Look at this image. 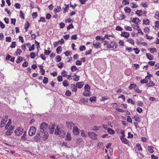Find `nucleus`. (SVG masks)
Returning <instances> with one entry per match:
<instances>
[{
    "instance_id": "52",
    "label": "nucleus",
    "mask_w": 159,
    "mask_h": 159,
    "mask_svg": "<svg viewBox=\"0 0 159 159\" xmlns=\"http://www.w3.org/2000/svg\"><path fill=\"white\" fill-rule=\"evenodd\" d=\"M30 26V24L29 22H27V24L25 25V29L26 31H27L28 29Z\"/></svg>"
},
{
    "instance_id": "57",
    "label": "nucleus",
    "mask_w": 159,
    "mask_h": 159,
    "mask_svg": "<svg viewBox=\"0 0 159 159\" xmlns=\"http://www.w3.org/2000/svg\"><path fill=\"white\" fill-rule=\"evenodd\" d=\"M74 28V27L72 24H70L67 27V30L68 31L69 30L71 29H73Z\"/></svg>"
},
{
    "instance_id": "31",
    "label": "nucleus",
    "mask_w": 159,
    "mask_h": 159,
    "mask_svg": "<svg viewBox=\"0 0 159 159\" xmlns=\"http://www.w3.org/2000/svg\"><path fill=\"white\" fill-rule=\"evenodd\" d=\"M130 7L133 8H137L138 6L136 5V4L134 2H132L130 3Z\"/></svg>"
},
{
    "instance_id": "4",
    "label": "nucleus",
    "mask_w": 159,
    "mask_h": 159,
    "mask_svg": "<svg viewBox=\"0 0 159 159\" xmlns=\"http://www.w3.org/2000/svg\"><path fill=\"white\" fill-rule=\"evenodd\" d=\"M36 128L35 127L32 126L31 127L28 132L29 135L32 136L34 135L36 133Z\"/></svg>"
},
{
    "instance_id": "25",
    "label": "nucleus",
    "mask_w": 159,
    "mask_h": 159,
    "mask_svg": "<svg viewBox=\"0 0 159 159\" xmlns=\"http://www.w3.org/2000/svg\"><path fill=\"white\" fill-rule=\"evenodd\" d=\"M117 19L118 20H122L125 18V16L123 14L119 15L117 17Z\"/></svg>"
},
{
    "instance_id": "19",
    "label": "nucleus",
    "mask_w": 159,
    "mask_h": 159,
    "mask_svg": "<svg viewBox=\"0 0 159 159\" xmlns=\"http://www.w3.org/2000/svg\"><path fill=\"white\" fill-rule=\"evenodd\" d=\"M74 75L72 76V77H74V76H75V77L74 79H73V80L75 81H78L80 80V76L79 75H77L76 74H74Z\"/></svg>"
},
{
    "instance_id": "22",
    "label": "nucleus",
    "mask_w": 159,
    "mask_h": 159,
    "mask_svg": "<svg viewBox=\"0 0 159 159\" xmlns=\"http://www.w3.org/2000/svg\"><path fill=\"white\" fill-rule=\"evenodd\" d=\"M126 41L132 45H134V40L131 38H129L127 39Z\"/></svg>"
},
{
    "instance_id": "24",
    "label": "nucleus",
    "mask_w": 159,
    "mask_h": 159,
    "mask_svg": "<svg viewBox=\"0 0 159 159\" xmlns=\"http://www.w3.org/2000/svg\"><path fill=\"white\" fill-rule=\"evenodd\" d=\"M107 132L109 134H113L115 133V131L113 129L109 128L107 129Z\"/></svg>"
},
{
    "instance_id": "10",
    "label": "nucleus",
    "mask_w": 159,
    "mask_h": 159,
    "mask_svg": "<svg viewBox=\"0 0 159 159\" xmlns=\"http://www.w3.org/2000/svg\"><path fill=\"white\" fill-rule=\"evenodd\" d=\"M56 127L55 124H53L51 126L50 125L49 126V133L50 134H52L54 132V129Z\"/></svg>"
},
{
    "instance_id": "47",
    "label": "nucleus",
    "mask_w": 159,
    "mask_h": 159,
    "mask_svg": "<svg viewBox=\"0 0 159 159\" xmlns=\"http://www.w3.org/2000/svg\"><path fill=\"white\" fill-rule=\"evenodd\" d=\"M78 69L76 67V66H72L71 68V71L74 72L76 70H77Z\"/></svg>"
},
{
    "instance_id": "20",
    "label": "nucleus",
    "mask_w": 159,
    "mask_h": 159,
    "mask_svg": "<svg viewBox=\"0 0 159 159\" xmlns=\"http://www.w3.org/2000/svg\"><path fill=\"white\" fill-rule=\"evenodd\" d=\"M40 135L39 134H38L34 137V141L37 142L40 140Z\"/></svg>"
},
{
    "instance_id": "53",
    "label": "nucleus",
    "mask_w": 159,
    "mask_h": 159,
    "mask_svg": "<svg viewBox=\"0 0 159 159\" xmlns=\"http://www.w3.org/2000/svg\"><path fill=\"white\" fill-rule=\"evenodd\" d=\"M116 30L117 31H122L123 30V29L120 26H118L116 27Z\"/></svg>"
},
{
    "instance_id": "55",
    "label": "nucleus",
    "mask_w": 159,
    "mask_h": 159,
    "mask_svg": "<svg viewBox=\"0 0 159 159\" xmlns=\"http://www.w3.org/2000/svg\"><path fill=\"white\" fill-rule=\"evenodd\" d=\"M36 54L34 52H31L30 54V57L31 58L34 59L35 57Z\"/></svg>"
},
{
    "instance_id": "1",
    "label": "nucleus",
    "mask_w": 159,
    "mask_h": 159,
    "mask_svg": "<svg viewBox=\"0 0 159 159\" xmlns=\"http://www.w3.org/2000/svg\"><path fill=\"white\" fill-rule=\"evenodd\" d=\"M104 45L106 46L107 45V48H112L114 49H116L117 46L118 44L117 43L115 42V41H111L110 42V43L111 44H113L112 47H111L110 45V44H109V43L108 41H104Z\"/></svg>"
},
{
    "instance_id": "16",
    "label": "nucleus",
    "mask_w": 159,
    "mask_h": 159,
    "mask_svg": "<svg viewBox=\"0 0 159 159\" xmlns=\"http://www.w3.org/2000/svg\"><path fill=\"white\" fill-rule=\"evenodd\" d=\"M70 87L72 91L76 92L77 91V87H76V85L75 86V84H71Z\"/></svg>"
},
{
    "instance_id": "29",
    "label": "nucleus",
    "mask_w": 159,
    "mask_h": 159,
    "mask_svg": "<svg viewBox=\"0 0 159 159\" xmlns=\"http://www.w3.org/2000/svg\"><path fill=\"white\" fill-rule=\"evenodd\" d=\"M137 87V85L136 84H130L129 87V89H135Z\"/></svg>"
},
{
    "instance_id": "46",
    "label": "nucleus",
    "mask_w": 159,
    "mask_h": 159,
    "mask_svg": "<svg viewBox=\"0 0 159 159\" xmlns=\"http://www.w3.org/2000/svg\"><path fill=\"white\" fill-rule=\"evenodd\" d=\"M34 49V44H33L31 46L29 47V51H33Z\"/></svg>"
},
{
    "instance_id": "59",
    "label": "nucleus",
    "mask_w": 159,
    "mask_h": 159,
    "mask_svg": "<svg viewBox=\"0 0 159 159\" xmlns=\"http://www.w3.org/2000/svg\"><path fill=\"white\" fill-rule=\"evenodd\" d=\"M148 82V80H147L145 78L143 80L141 79L140 80V82L142 84L147 83Z\"/></svg>"
},
{
    "instance_id": "7",
    "label": "nucleus",
    "mask_w": 159,
    "mask_h": 159,
    "mask_svg": "<svg viewBox=\"0 0 159 159\" xmlns=\"http://www.w3.org/2000/svg\"><path fill=\"white\" fill-rule=\"evenodd\" d=\"M8 130L6 132V134L7 135H10L12 133L14 129L12 127V126H11L10 127H9V128H8Z\"/></svg>"
},
{
    "instance_id": "50",
    "label": "nucleus",
    "mask_w": 159,
    "mask_h": 159,
    "mask_svg": "<svg viewBox=\"0 0 159 159\" xmlns=\"http://www.w3.org/2000/svg\"><path fill=\"white\" fill-rule=\"evenodd\" d=\"M99 129V127L96 126H94L91 128V130L97 131Z\"/></svg>"
},
{
    "instance_id": "2",
    "label": "nucleus",
    "mask_w": 159,
    "mask_h": 159,
    "mask_svg": "<svg viewBox=\"0 0 159 159\" xmlns=\"http://www.w3.org/2000/svg\"><path fill=\"white\" fill-rule=\"evenodd\" d=\"M48 124L45 122L42 123L40 126V131L43 133L45 131H48Z\"/></svg>"
},
{
    "instance_id": "43",
    "label": "nucleus",
    "mask_w": 159,
    "mask_h": 159,
    "mask_svg": "<svg viewBox=\"0 0 159 159\" xmlns=\"http://www.w3.org/2000/svg\"><path fill=\"white\" fill-rule=\"evenodd\" d=\"M55 59L56 61L57 62L61 61V56L59 55L55 57Z\"/></svg>"
},
{
    "instance_id": "35",
    "label": "nucleus",
    "mask_w": 159,
    "mask_h": 159,
    "mask_svg": "<svg viewBox=\"0 0 159 159\" xmlns=\"http://www.w3.org/2000/svg\"><path fill=\"white\" fill-rule=\"evenodd\" d=\"M84 89L86 91L89 92L90 89V87L88 84H86L84 86Z\"/></svg>"
},
{
    "instance_id": "62",
    "label": "nucleus",
    "mask_w": 159,
    "mask_h": 159,
    "mask_svg": "<svg viewBox=\"0 0 159 159\" xmlns=\"http://www.w3.org/2000/svg\"><path fill=\"white\" fill-rule=\"evenodd\" d=\"M22 51L21 49H17L16 52V54L17 55H20V53L22 52Z\"/></svg>"
},
{
    "instance_id": "51",
    "label": "nucleus",
    "mask_w": 159,
    "mask_h": 159,
    "mask_svg": "<svg viewBox=\"0 0 159 159\" xmlns=\"http://www.w3.org/2000/svg\"><path fill=\"white\" fill-rule=\"evenodd\" d=\"M51 51H49L48 50H47L46 49H45L44 51V53L46 55H48L51 53Z\"/></svg>"
},
{
    "instance_id": "56",
    "label": "nucleus",
    "mask_w": 159,
    "mask_h": 159,
    "mask_svg": "<svg viewBox=\"0 0 159 159\" xmlns=\"http://www.w3.org/2000/svg\"><path fill=\"white\" fill-rule=\"evenodd\" d=\"M57 9L55 8L54 10V11L55 13H56L58 12L61 9V8L58 6H57Z\"/></svg>"
},
{
    "instance_id": "26",
    "label": "nucleus",
    "mask_w": 159,
    "mask_h": 159,
    "mask_svg": "<svg viewBox=\"0 0 159 159\" xmlns=\"http://www.w3.org/2000/svg\"><path fill=\"white\" fill-rule=\"evenodd\" d=\"M150 21L148 19H145L143 20V24L146 25H149L150 24Z\"/></svg>"
},
{
    "instance_id": "3",
    "label": "nucleus",
    "mask_w": 159,
    "mask_h": 159,
    "mask_svg": "<svg viewBox=\"0 0 159 159\" xmlns=\"http://www.w3.org/2000/svg\"><path fill=\"white\" fill-rule=\"evenodd\" d=\"M8 116L7 115H6L3 117L0 124V127H3L6 124L8 120Z\"/></svg>"
},
{
    "instance_id": "45",
    "label": "nucleus",
    "mask_w": 159,
    "mask_h": 159,
    "mask_svg": "<svg viewBox=\"0 0 159 159\" xmlns=\"http://www.w3.org/2000/svg\"><path fill=\"white\" fill-rule=\"evenodd\" d=\"M63 85L65 87H67L69 85V83L66 80H64L63 82Z\"/></svg>"
},
{
    "instance_id": "42",
    "label": "nucleus",
    "mask_w": 159,
    "mask_h": 159,
    "mask_svg": "<svg viewBox=\"0 0 159 159\" xmlns=\"http://www.w3.org/2000/svg\"><path fill=\"white\" fill-rule=\"evenodd\" d=\"M127 102L128 103H130L132 105L135 104V102L133 101V100L131 98H129L127 100Z\"/></svg>"
},
{
    "instance_id": "63",
    "label": "nucleus",
    "mask_w": 159,
    "mask_h": 159,
    "mask_svg": "<svg viewBox=\"0 0 159 159\" xmlns=\"http://www.w3.org/2000/svg\"><path fill=\"white\" fill-rule=\"evenodd\" d=\"M16 42H12L10 46V47L11 48H14L16 46Z\"/></svg>"
},
{
    "instance_id": "37",
    "label": "nucleus",
    "mask_w": 159,
    "mask_h": 159,
    "mask_svg": "<svg viewBox=\"0 0 159 159\" xmlns=\"http://www.w3.org/2000/svg\"><path fill=\"white\" fill-rule=\"evenodd\" d=\"M154 17L159 20V11H156L155 13Z\"/></svg>"
},
{
    "instance_id": "27",
    "label": "nucleus",
    "mask_w": 159,
    "mask_h": 159,
    "mask_svg": "<svg viewBox=\"0 0 159 159\" xmlns=\"http://www.w3.org/2000/svg\"><path fill=\"white\" fill-rule=\"evenodd\" d=\"M135 14L139 16L143 15V11L141 10H137L135 12Z\"/></svg>"
},
{
    "instance_id": "61",
    "label": "nucleus",
    "mask_w": 159,
    "mask_h": 159,
    "mask_svg": "<svg viewBox=\"0 0 159 159\" xmlns=\"http://www.w3.org/2000/svg\"><path fill=\"white\" fill-rule=\"evenodd\" d=\"M64 54L66 56H71V53L70 52L67 51L64 52Z\"/></svg>"
},
{
    "instance_id": "30",
    "label": "nucleus",
    "mask_w": 159,
    "mask_h": 159,
    "mask_svg": "<svg viewBox=\"0 0 159 159\" xmlns=\"http://www.w3.org/2000/svg\"><path fill=\"white\" fill-rule=\"evenodd\" d=\"M11 119H10L9 120V121L7 123V124L6 125L5 127V129H8V128H9V127H10V125H11Z\"/></svg>"
},
{
    "instance_id": "8",
    "label": "nucleus",
    "mask_w": 159,
    "mask_h": 159,
    "mask_svg": "<svg viewBox=\"0 0 159 159\" xmlns=\"http://www.w3.org/2000/svg\"><path fill=\"white\" fill-rule=\"evenodd\" d=\"M120 35L121 37H123L126 39H128L129 36V33L125 31H121Z\"/></svg>"
},
{
    "instance_id": "21",
    "label": "nucleus",
    "mask_w": 159,
    "mask_h": 159,
    "mask_svg": "<svg viewBox=\"0 0 159 159\" xmlns=\"http://www.w3.org/2000/svg\"><path fill=\"white\" fill-rule=\"evenodd\" d=\"M124 10L125 12V13L127 14V13H128L129 14H130V12L131 11V9L130 8L128 7H125L124 8Z\"/></svg>"
},
{
    "instance_id": "40",
    "label": "nucleus",
    "mask_w": 159,
    "mask_h": 159,
    "mask_svg": "<svg viewBox=\"0 0 159 159\" xmlns=\"http://www.w3.org/2000/svg\"><path fill=\"white\" fill-rule=\"evenodd\" d=\"M124 28L125 30L128 31H131L132 30V28L129 26H125L124 27Z\"/></svg>"
},
{
    "instance_id": "5",
    "label": "nucleus",
    "mask_w": 159,
    "mask_h": 159,
    "mask_svg": "<svg viewBox=\"0 0 159 159\" xmlns=\"http://www.w3.org/2000/svg\"><path fill=\"white\" fill-rule=\"evenodd\" d=\"M88 135L92 139L94 140L97 139V135L93 132H89Z\"/></svg>"
},
{
    "instance_id": "58",
    "label": "nucleus",
    "mask_w": 159,
    "mask_h": 159,
    "mask_svg": "<svg viewBox=\"0 0 159 159\" xmlns=\"http://www.w3.org/2000/svg\"><path fill=\"white\" fill-rule=\"evenodd\" d=\"M155 26L156 28H159V21H157L155 22Z\"/></svg>"
},
{
    "instance_id": "17",
    "label": "nucleus",
    "mask_w": 159,
    "mask_h": 159,
    "mask_svg": "<svg viewBox=\"0 0 159 159\" xmlns=\"http://www.w3.org/2000/svg\"><path fill=\"white\" fill-rule=\"evenodd\" d=\"M154 147L152 146H148V152L151 154L153 153L154 152Z\"/></svg>"
},
{
    "instance_id": "44",
    "label": "nucleus",
    "mask_w": 159,
    "mask_h": 159,
    "mask_svg": "<svg viewBox=\"0 0 159 159\" xmlns=\"http://www.w3.org/2000/svg\"><path fill=\"white\" fill-rule=\"evenodd\" d=\"M67 72L65 70H63L61 72V75L63 77H65L67 75Z\"/></svg>"
},
{
    "instance_id": "33",
    "label": "nucleus",
    "mask_w": 159,
    "mask_h": 159,
    "mask_svg": "<svg viewBox=\"0 0 159 159\" xmlns=\"http://www.w3.org/2000/svg\"><path fill=\"white\" fill-rule=\"evenodd\" d=\"M23 60V58L22 57H18L16 61L17 63L19 64Z\"/></svg>"
},
{
    "instance_id": "23",
    "label": "nucleus",
    "mask_w": 159,
    "mask_h": 159,
    "mask_svg": "<svg viewBox=\"0 0 159 159\" xmlns=\"http://www.w3.org/2000/svg\"><path fill=\"white\" fill-rule=\"evenodd\" d=\"M146 56L150 60H152L154 58L153 56L152 55L149 53H146Z\"/></svg>"
},
{
    "instance_id": "64",
    "label": "nucleus",
    "mask_w": 159,
    "mask_h": 159,
    "mask_svg": "<svg viewBox=\"0 0 159 159\" xmlns=\"http://www.w3.org/2000/svg\"><path fill=\"white\" fill-rule=\"evenodd\" d=\"M65 94L67 96H70L71 95V92L69 90H67L66 91Z\"/></svg>"
},
{
    "instance_id": "13",
    "label": "nucleus",
    "mask_w": 159,
    "mask_h": 159,
    "mask_svg": "<svg viewBox=\"0 0 159 159\" xmlns=\"http://www.w3.org/2000/svg\"><path fill=\"white\" fill-rule=\"evenodd\" d=\"M132 22L134 23L136 25H138L139 23L141 22V20L137 17L133 18L132 20Z\"/></svg>"
},
{
    "instance_id": "6",
    "label": "nucleus",
    "mask_w": 159,
    "mask_h": 159,
    "mask_svg": "<svg viewBox=\"0 0 159 159\" xmlns=\"http://www.w3.org/2000/svg\"><path fill=\"white\" fill-rule=\"evenodd\" d=\"M23 132V129L20 128H17L15 131L16 134L17 136L21 135Z\"/></svg>"
},
{
    "instance_id": "60",
    "label": "nucleus",
    "mask_w": 159,
    "mask_h": 159,
    "mask_svg": "<svg viewBox=\"0 0 159 159\" xmlns=\"http://www.w3.org/2000/svg\"><path fill=\"white\" fill-rule=\"evenodd\" d=\"M64 64L63 63L60 62L57 64V66L59 68L61 69L63 66Z\"/></svg>"
},
{
    "instance_id": "14",
    "label": "nucleus",
    "mask_w": 159,
    "mask_h": 159,
    "mask_svg": "<svg viewBox=\"0 0 159 159\" xmlns=\"http://www.w3.org/2000/svg\"><path fill=\"white\" fill-rule=\"evenodd\" d=\"M84 84V83L83 82H77L76 83V87L79 88L80 89L82 88L83 85Z\"/></svg>"
},
{
    "instance_id": "38",
    "label": "nucleus",
    "mask_w": 159,
    "mask_h": 159,
    "mask_svg": "<svg viewBox=\"0 0 159 159\" xmlns=\"http://www.w3.org/2000/svg\"><path fill=\"white\" fill-rule=\"evenodd\" d=\"M134 120L138 122H140V119L137 116L135 115L134 116Z\"/></svg>"
},
{
    "instance_id": "39",
    "label": "nucleus",
    "mask_w": 159,
    "mask_h": 159,
    "mask_svg": "<svg viewBox=\"0 0 159 159\" xmlns=\"http://www.w3.org/2000/svg\"><path fill=\"white\" fill-rule=\"evenodd\" d=\"M39 68L40 69V71L41 75H44L45 73V71L43 70V66H40Z\"/></svg>"
},
{
    "instance_id": "54",
    "label": "nucleus",
    "mask_w": 159,
    "mask_h": 159,
    "mask_svg": "<svg viewBox=\"0 0 159 159\" xmlns=\"http://www.w3.org/2000/svg\"><path fill=\"white\" fill-rule=\"evenodd\" d=\"M129 3L128 0H123L122 1V4L124 5L129 4Z\"/></svg>"
},
{
    "instance_id": "36",
    "label": "nucleus",
    "mask_w": 159,
    "mask_h": 159,
    "mask_svg": "<svg viewBox=\"0 0 159 159\" xmlns=\"http://www.w3.org/2000/svg\"><path fill=\"white\" fill-rule=\"evenodd\" d=\"M71 137L70 133H68L66 137V139L68 141H70L71 140Z\"/></svg>"
},
{
    "instance_id": "49",
    "label": "nucleus",
    "mask_w": 159,
    "mask_h": 159,
    "mask_svg": "<svg viewBox=\"0 0 159 159\" xmlns=\"http://www.w3.org/2000/svg\"><path fill=\"white\" fill-rule=\"evenodd\" d=\"M20 17L21 19H24L25 17L24 16V15H25V13H23V11H20Z\"/></svg>"
},
{
    "instance_id": "32",
    "label": "nucleus",
    "mask_w": 159,
    "mask_h": 159,
    "mask_svg": "<svg viewBox=\"0 0 159 159\" xmlns=\"http://www.w3.org/2000/svg\"><path fill=\"white\" fill-rule=\"evenodd\" d=\"M155 84L152 81H150L147 84V86L148 87L153 86L155 85Z\"/></svg>"
},
{
    "instance_id": "48",
    "label": "nucleus",
    "mask_w": 159,
    "mask_h": 159,
    "mask_svg": "<svg viewBox=\"0 0 159 159\" xmlns=\"http://www.w3.org/2000/svg\"><path fill=\"white\" fill-rule=\"evenodd\" d=\"M43 133H44V134L43 135V137L46 139H47L48 136V131L43 132Z\"/></svg>"
},
{
    "instance_id": "18",
    "label": "nucleus",
    "mask_w": 159,
    "mask_h": 159,
    "mask_svg": "<svg viewBox=\"0 0 159 159\" xmlns=\"http://www.w3.org/2000/svg\"><path fill=\"white\" fill-rule=\"evenodd\" d=\"M66 134V132L62 130H61V131L60 132L59 134L58 135L60 136L61 138H64L65 137Z\"/></svg>"
},
{
    "instance_id": "11",
    "label": "nucleus",
    "mask_w": 159,
    "mask_h": 159,
    "mask_svg": "<svg viewBox=\"0 0 159 159\" xmlns=\"http://www.w3.org/2000/svg\"><path fill=\"white\" fill-rule=\"evenodd\" d=\"M100 42L96 41L95 42L93 43V45L95 48L98 49V48H101V46L100 45Z\"/></svg>"
},
{
    "instance_id": "12",
    "label": "nucleus",
    "mask_w": 159,
    "mask_h": 159,
    "mask_svg": "<svg viewBox=\"0 0 159 159\" xmlns=\"http://www.w3.org/2000/svg\"><path fill=\"white\" fill-rule=\"evenodd\" d=\"M73 132L74 134L78 135L79 133V130L78 128L76 127H74L73 129Z\"/></svg>"
},
{
    "instance_id": "9",
    "label": "nucleus",
    "mask_w": 159,
    "mask_h": 159,
    "mask_svg": "<svg viewBox=\"0 0 159 159\" xmlns=\"http://www.w3.org/2000/svg\"><path fill=\"white\" fill-rule=\"evenodd\" d=\"M66 125L67 128L69 129H71L72 127L74 126L73 122L71 121L66 122Z\"/></svg>"
},
{
    "instance_id": "15",
    "label": "nucleus",
    "mask_w": 159,
    "mask_h": 159,
    "mask_svg": "<svg viewBox=\"0 0 159 159\" xmlns=\"http://www.w3.org/2000/svg\"><path fill=\"white\" fill-rule=\"evenodd\" d=\"M62 130V129H61L60 127L59 126H57L56 127V129L55 130V134L57 135H59L60 132H61Z\"/></svg>"
},
{
    "instance_id": "34",
    "label": "nucleus",
    "mask_w": 159,
    "mask_h": 159,
    "mask_svg": "<svg viewBox=\"0 0 159 159\" xmlns=\"http://www.w3.org/2000/svg\"><path fill=\"white\" fill-rule=\"evenodd\" d=\"M61 46H59L56 49V51L58 54H60L61 52Z\"/></svg>"
},
{
    "instance_id": "41",
    "label": "nucleus",
    "mask_w": 159,
    "mask_h": 159,
    "mask_svg": "<svg viewBox=\"0 0 159 159\" xmlns=\"http://www.w3.org/2000/svg\"><path fill=\"white\" fill-rule=\"evenodd\" d=\"M89 100L91 102H94L96 101V97H91L89 98Z\"/></svg>"
},
{
    "instance_id": "28",
    "label": "nucleus",
    "mask_w": 159,
    "mask_h": 159,
    "mask_svg": "<svg viewBox=\"0 0 159 159\" xmlns=\"http://www.w3.org/2000/svg\"><path fill=\"white\" fill-rule=\"evenodd\" d=\"M120 139L122 142L125 144H128L129 143V141L126 138H125V137L120 138Z\"/></svg>"
}]
</instances>
